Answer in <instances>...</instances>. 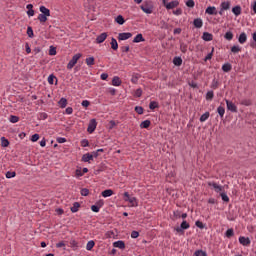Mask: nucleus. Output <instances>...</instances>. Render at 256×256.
<instances>
[{
    "label": "nucleus",
    "instance_id": "obj_1",
    "mask_svg": "<svg viewBox=\"0 0 256 256\" xmlns=\"http://www.w3.org/2000/svg\"><path fill=\"white\" fill-rule=\"evenodd\" d=\"M140 9L147 15H151V13H153V3H151V1H146L140 6Z\"/></svg>",
    "mask_w": 256,
    "mask_h": 256
},
{
    "label": "nucleus",
    "instance_id": "obj_2",
    "mask_svg": "<svg viewBox=\"0 0 256 256\" xmlns=\"http://www.w3.org/2000/svg\"><path fill=\"white\" fill-rule=\"evenodd\" d=\"M124 201L128 202L130 205L129 207H137L139 204L137 203V198L131 197L129 192L124 193Z\"/></svg>",
    "mask_w": 256,
    "mask_h": 256
},
{
    "label": "nucleus",
    "instance_id": "obj_3",
    "mask_svg": "<svg viewBox=\"0 0 256 256\" xmlns=\"http://www.w3.org/2000/svg\"><path fill=\"white\" fill-rule=\"evenodd\" d=\"M82 55L81 53H77L75 54L72 59L69 61V63L67 64V69L71 70L73 69V67H75V65H77V61H79L81 59Z\"/></svg>",
    "mask_w": 256,
    "mask_h": 256
},
{
    "label": "nucleus",
    "instance_id": "obj_4",
    "mask_svg": "<svg viewBox=\"0 0 256 256\" xmlns=\"http://www.w3.org/2000/svg\"><path fill=\"white\" fill-rule=\"evenodd\" d=\"M189 227H191V225L189 224V222H187L186 220H184L180 227L176 228L175 230L177 231V233H184L185 230L189 229Z\"/></svg>",
    "mask_w": 256,
    "mask_h": 256
},
{
    "label": "nucleus",
    "instance_id": "obj_5",
    "mask_svg": "<svg viewBox=\"0 0 256 256\" xmlns=\"http://www.w3.org/2000/svg\"><path fill=\"white\" fill-rule=\"evenodd\" d=\"M226 107L228 111H231V113H237V105L235 103L225 99Z\"/></svg>",
    "mask_w": 256,
    "mask_h": 256
},
{
    "label": "nucleus",
    "instance_id": "obj_6",
    "mask_svg": "<svg viewBox=\"0 0 256 256\" xmlns=\"http://www.w3.org/2000/svg\"><path fill=\"white\" fill-rule=\"evenodd\" d=\"M131 37H133L131 32H123L118 35L119 41H127V39H131Z\"/></svg>",
    "mask_w": 256,
    "mask_h": 256
},
{
    "label": "nucleus",
    "instance_id": "obj_7",
    "mask_svg": "<svg viewBox=\"0 0 256 256\" xmlns=\"http://www.w3.org/2000/svg\"><path fill=\"white\" fill-rule=\"evenodd\" d=\"M95 129H97V120L92 119V120H90V122L88 124L87 131H88V133H93L95 131Z\"/></svg>",
    "mask_w": 256,
    "mask_h": 256
},
{
    "label": "nucleus",
    "instance_id": "obj_8",
    "mask_svg": "<svg viewBox=\"0 0 256 256\" xmlns=\"http://www.w3.org/2000/svg\"><path fill=\"white\" fill-rule=\"evenodd\" d=\"M208 186L213 187V189L216 193H222V191H223V186H221L215 182H208Z\"/></svg>",
    "mask_w": 256,
    "mask_h": 256
},
{
    "label": "nucleus",
    "instance_id": "obj_9",
    "mask_svg": "<svg viewBox=\"0 0 256 256\" xmlns=\"http://www.w3.org/2000/svg\"><path fill=\"white\" fill-rule=\"evenodd\" d=\"M239 243L244 247H249V245H251V239H249V237L240 236Z\"/></svg>",
    "mask_w": 256,
    "mask_h": 256
},
{
    "label": "nucleus",
    "instance_id": "obj_10",
    "mask_svg": "<svg viewBox=\"0 0 256 256\" xmlns=\"http://www.w3.org/2000/svg\"><path fill=\"white\" fill-rule=\"evenodd\" d=\"M176 7H179V1H177V0H173L166 5V9L168 11L171 9H175Z\"/></svg>",
    "mask_w": 256,
    "mask_h": 256
},
{
    "label": "nucleus",
    "instance_id": "obj_11",
    "mask_svg": "<svg viewBox=\"0 0 256 256\" xmlns=\"http://www.w3.org/2000/svg\"><path fill=\"white\" fill-rule=\"evenodd\" d=\"M41 15H46L47 17H51V10L45 6H40Z\"/></svg>",
    "mask_w": 256,
    "mask_h": 256
},
{
    "label": "nucleus",
    "instance_id": "obj_12",
    "mask_svg": "<svg viewBox=\"0 0 256 256\" xmlns=\"http://www.w3.org/2000/svg\"><path fill=\"white\" fill-rule=\"evenodd\" d=\"M113 247H115L116 249H125V242L122 240H118L113 243Z\"/></svg>",
    "mask_w": 256,
    "mask_h": 256
},
{
    "label": "nucleus",
    "instance_id": "obj_13",
    "mask_svg": "<svg viewBox=\"0 0 256 256\" xmlns=\"http://www.w3.org/2000/svg\"><path fill=\"white\" fill-rule=\"evenodd\" d=\"M193 25L196 29H201V27H203V20L201 18H196L193 21Z\"/></svg>",
    "mask_w": 256,
    "mask_h": 256
},
{
    "label": "nucleus",
    "instance_id": "obj_14",
    "mask_svg": "<svg viewBox=\"0 0 256 256\" xmlns=\"http://www.w3.org/2000/svg\"><path fill=\"white\" fill-rule=\"evenodd\" d=\"M238 41L241 45L247 43V34L245 32H242L240 35H239V38H238Z\"/></svg>",
    "mask_w": 256,
    "mask_h": 256
},
{
    "label": "nucleus",
    "instance_id": "obj_15",
    "mask_svg": "<svg viewBox=\"0 0 256 256\" xmlns=\"http://www.w3.org/2000/svg\"><path fill=\"white\" fill-rule=\"evenodd\" d=\"M205 13H207L208 15H217V8H215V6H209Z\"/></svg>",
    "mask_w": 256,
    "mask_h": 256
},
{
    "label": "nucleus",
    "instance_id": "obj_16",
    "mask_svg": "<svg viewBox=\"0 0 256 256\" xmlns=\"http://www.w3.org/2000/svg\"><path fill=\"white\" fill-rule=\"evenodd\" d=\"M27 11V15L28 17H33L35 15V10H33V4H28L26 6Z\"/></svg>",
    "mask_w": 256,
    "mask_h": 256
},
{
    "label": "nucleus",
    "instance_id": "obj_17",
    "mask_svg": "<svg viewBox=\"0 0 256 256\" xmlns=\"http://www.w3.org/2000/svg\"><path fill=\"white\" fill-rule=\"evenodd\" d=\"M220 7L224 11H229V9H231V2L224 1V2L221 3Z\"/></svg>",
    "mask_w": 256,
    "mask_h": 256
},
{
    "label": "nucleus",
    "instance_id": "obj_18",
    "mask_svg": "<svg viewBox=\"0 0 256 256\" xmlns=\"http://www.w3.org/2000/svg\"><path fill=\"white\" fill-rule=\"evenodd\" d=\"M105 39H107V33L104 32V33L100 34L99 36H97L96 43L101 44L105 41Z\"/></svg>",
    "mask_w": 256,
    "mask_h": 256
},
{
    "label": "nucleus",
    "instance_id": "obj_19",
    "mask_svg": "<svg viewBox=\"0 0 256 256\" xmlns=\"http://www.w3.org/2000/svg\"><path fill=\"white\" fill-rule=\"evenodd\" d=\"M203 41H213V34L209 32H204L202 35Z\"/></svg>",
    "mask_w": 256,
    "mask_h": 256
},
{
    "label": "nucleus",
    "instance_id": "obj_20",
    "mask_svg": "<svg viewBox=\"0 0 256 256\" xmlns=\"http://www.w3.org/2000/svg\"><path fill=\"white\" fill-rule=\"evenodd\" d=\"M82 161L84 163H89L90 161H93V156H91V153H86L82 156Z\"/></svg>",
    "mask_w": 256,
    "mask_h": 256
},
{
    "label": "nucleus",
    "instance_id": "obj_21",
    "mask_svg": "<svg viewBox=\"0 0 256 256\" xmlns=\"http://www.w3.org/2000/svg\"><path fill=\"white\" fill-rule=\"evenodd\" d=\"M241 6L237 5V6H234L232 8V13L236 16V17H239V15H241Z\"/></svg>",
    "mask_w": 256,
    "mask_h": 256
},
{
    "label": "nucleus",
    "instance_id": "obj_22",
    "mask_svg": "<svg viewBox=\"0 0 256 256\" xmlns=\"http://www.w3.org/2000/svg\"><path fill=\"white\" fill-rule=\"evenodd\" d=\"M112 85H113L114 87H119V86H121V78H119V76L113 77V79H112Z\"/></svg>",
    "mask_w": 256,
    "mask_h": 256
},
{
    "label": "nucleus",
    "instance_id": "obj_23",
    "mask_svg": "<svg viewBox=\"0 0 256 256\" xmlns=\"http://www.w3.org/2000/svg\"><path fill=\"white\" fill-rule=\"evenodd\" d=\"M110 45L111 49H113L114 51H117L119 49V44L117 43V40L115 38L111 39Z\"/></svg>",
    "mask_w": 256,
    "mask_h": 256
},
{
    "label": "nucleus",
    "instance_id": "obj_24",
    "mask_svg": "<svg viewBox=\"0 0 256 256\" xmlns=\"http://www.w3.org/2000/svg\"><path fill=\"white\" fill-rule=\"evenodd\" d=\"M145 38H143V34H137L133 40V43H143Z\"/></svg>",
    "mask_w": 256,
    "mask_h": 256
},
{
    "label": "nucleus",
    "instance_id": "obj_25",
    "mask_svg": "<svg viewBox=\"0 0 256 256\" xmlns=\"http://www.w3.org/2000/svg\"><path fill=\"white\" fill-rule=\"evenodd\" d=\"M173 64L176 65V67H181V65H183V59H181V57H174Z\"/></svg>",
    "mask_w": 256,
    "mask_h": 256
},
{
    "label": "nucleus",
    "instance_id": "obj_26",
    "mask_svg": "<svg viewBox=\"0 0 256 256\" xmlns=\"http://www.w3.org/2000/svg\"><path fill=\"white\" fill-rule=\"evenodd\" d=\"M151 127V121L150 120H145L140 124L141 129H149Z\"/></svg>",
    "mask_w": 256,
    "mask_h": 256
},
{
    "label": "nucleus",
    "instance_id": "obj_27",
    "mask_svg": "<svg viewBox=\"0 0 256 256\" xmlns=\"http://www.w3.org/2000/svg\"><path fill=\"white\" fill-rule=\"evenodd\" d=\"M231 69H233V66H231V64L229 63H225L224 65H222V71H224V73H229Z\"/></svg>",
    "mask_w": 256,
    "mask_h": 256
},
{
    "label": "nucleus",
    "instance_id": "obj_28",
    "mask_svg": "<svg viewBox=\"0 0 256 256\" xmlns=\"http://www.w3.org/2000/svg\"><path fill=\"white\" fill-rule=\"evenodd\" d=\"M112 195H113V190L111 189L102 191V197L104 198L111 197Z\"/></svg>",
    "mask_w": 256,
    "mask_h": 256
},
{
    "label": "nucleus",
    "instance_id": "obj_29",
    "mask_svg": "<svg viewBox=\"0 0 256 256\" xmlns=\"http://www.w3.org/2000/svg\"><path fill=\"white\" fill-rule=\"evenodd\" d=\"M240 105H244L245 107H251V105H253V102H251L250 99H243L241 100Z\"/></svg>",
    "mask_w": 256,
    "mask_h": 256
},
{
    "label": "nucleus",
    "instance_id": "obj_30",
    "mask_svg": "<svg viewBox=\"0 0 256 256\" xmlns=\"http://www.w3.org/2000/svg\"><path fill=\"white\" fill-rule=\"evenodd\" d=\"M233 37L234 35L231 31L226 32L224 35V39H226V41H233Z\"/></svg>",
    "mask_w": 256,
    "mask_h": 256
},
{
    "label": "nucleus",
    "instance_id": "obj_31",
    "mask_svg": "<svg viewBox=\"0 0 256 256\" xmlns=\"http://www.w3.org/2000/svg\"><path fill=\"white\" fill-rule=\"evenodd\" d=\"M149 109H151L152 111L154 109H159V102L157 101H151L149 104Z\"/></svg>",
    "mask_w": 256,
    "mask_h": 256
},
{
    "label": "nucleus",
    "instance_id": "obj_32",
    "mask_svg": "<svg viewBox=\"0 0 256 256\" xmlns=\"http://www.w3.org/2000/svg\"><path fill=\"white\" fill-rule=\"evenodd\" d=\"M59 107H61V109H65V107H67V100L65 98H61L58 102Z\"/></svg>",
    "mask_w": 256,
    "mask_h": 256
},
{
    "label": "nucleus",
    "instance_id": "obj_33",
    "mask_svg": "<svg viewBox=\"0 0 256 256\" xmlns=\"http://www.w3.org/2000/svg\"><path fill=\"white\" fill-rule=\"evenodd\" d=\"M86 65H88V67H92V65H95V58L94 57L86 58Z\"/></svg>",
    "mask_w": 256,
    "mask_h": 256
},
{
    "label": "nucleus",
    "instance_id": "obj_34",
    "mask_svg": "<svg viewBox=\"0 0 256 256\" xmlns=\"http://www.w3.org/2000/svg\"><path fill=\"white\" fill-rule=\"evenodd\" d=\"M79 207H81V204L79 202H75L73 206L71 207V212L72 213H77L79 211Z\"/></svg>",
    "mask_w": 256,
    "mask_h": 256
},
{
    "label": "nucleus",
    "instance_id": "obj_35",
    "mask_svg": "<svg viewBox=\"0 0 256 256\" xmlns=\"http://www.w3.org/2000/svg\"><path fill=\"white\" fill-rule=\"evenodd\" d=\"M93 247H95V241L93 240L88 241V243L86 244V250L91 251Z\"/></svg>",
    "mask_w": 256,
    "mask_h": 256
},
{
    "label": "nucleus",
    "instance_id": "obj_36",
    "mask_svg": "<svg viewBox=\"0 0 256 256\" xmlns=\"http://www.w3.org/2000/svg\"><path fill=\"white\" fill-rule=\"evenodd\" d=\"M213 97H215V94L213 93L212 90L206 93V101H213Z\"/></svg>",
    "mask_w": 256,
    "mask_h": 256
},
{
    "label": "nucleus",
    "instance_id": "obj_37",
    "mask_svg": "<svg viewBox=\"0 0 256 256\" xmlns=\"http://www.w3.org/2000/svg\"><path fill=\"white\" fill-rule=\"evenodd\" d=\"M47 17L45 14H39L38 15V21H40V23H47Z\"/></svg>",
    "mask_w": 256,
    "mask_h": 256
},
{
    "label": "nucleus",
    "instance_id": "obj_38",
    "mask_svg": "<svg viewBox=\"0 0 256 256\" xmlns=\"http://www.w3.org/2000/svg\"><path fill=\"white\" fill-rule=\"evenodd\" d=\"M116 23H118V25H124L125 23V18H123L121 15H118L115 19Z\"/></svg>",
    "mask_w": 256,
    "mask_h": 256
},
{
    "label": "nucleus",
    "instance_id": "obj_39",
    "mask_svg": "<svg viewBox=\"0 0 256 256\" xmlns=\"http://www.w3.org/2000/svg\"><path fill=\"white\" fill-rule=\"evenodd\" d=\"M209 115H210L209 112L202 114L200 117V122L205 123V121H207V119H209Z\"/></svg>",
    "mask_w": 256,
    "mask_h": 256
},
{
    "label": "nucleus",
    "instance_id": "obj_40",
    "mask_svg": "<svg viewBox=\"0 0 256 256\" xmlns=\"http://www.w3.org/2000/svg\"><path fill=\"white\" fill-rule=\"evenodd\" d=\"M217 113L220 115V117H224L225 116V107L219 106L217 108Z\"/></svg>",
    "mask_w": 256,
    "mask_h": 256
},
{
    "label": "nucleus",
    "instance_id": "obj_41",
    "mask_svg": "<svg viewBox=\"0 0 256 256\" xmlns=\"http://www.w3.org/2000/svg\"><path fill=\"white\" fill-rule=\"evenodd\" d=\"M0 141L2 147H9V140H7V138L1 137Z\"/></svg>",
    "mask_w": 256,
    "mask_h": 256
},
{
    "label": "nucleus",
    "instance_id": "obj_42",
    "mask_svg": "<svg viewBox=\"0 0 256 256\" xmlns=\"http://www.w3.org/2000/svg\"><path fill=\"white\" fill-rule=\"evenodd\" d=\"M27 35L30 37V39H33L35 37V34L33 33V28L31 26L27 27Z\"/></svg>",
    "mask_w": 256,
    "mask_h": 256
},
{
    "label": "nucleus",
    "instance_id": "obj_43",
    "mask_svg": "<svg viewBox=\"0 0 256 256\" xmlns=\"http://www.w3.org/2000/svg\"><path fill=\"white\" fill-rule=\"evenodd\" d=\"M235 235V232L233 231V228H230L226 231V237H228V239H231V237H233Z\"/></svg>",
    "mask_w": 256,
    "mask_h": 256
},
{
    "label": "nucleus",
    "instance_id": "obj_44",
    "mask_svg": "<svg viewBox=\"0 0 256 256\" xmlns=\"http://www.w3.org/2000/svg\"><path fill=\"white\" fill-rule=\"evenodd\" d=\"M241 47L239 45L231 47V53H240Z\"/></svg>",
    "mask_w": 256,
    "mask_h": 256
},
{
    "label": "nucleus",
    "instance_id": "obj_45",
    "mask_svg": "<svg viewBox=\"0 0 256 256\" xmlns=\"http://www.w3.org/2000/svg\"><path fill=\"white\" fill-rule=\"evenodd\" d=\"M10 123H19V117L15 115H11L9 118Z\"/></svg>",
    "mask_w": 256,
    "mask_h": 256
},
{
    "label": "nucleus",
    "instance_id": "obj_46",
    "mask_svg": "<svg viewBox=\"0 0 256 256\" xmlns=\"http://www.w3.org/2000/svg\"><path fill=\"white\" fill-rule=\"evenodd\" d=\"M220 197L222 198V201H224V203H229V196H227L225 192L220 193Z\"/></svg>",
    "mask_w": 256,
    "mask_h": 256
},
{
    "label": "nucleus",
    "instance_id": "obj_47",
    "mask_svg": "<svg viewBox=\"0 0 256 256\" xmlns=\"http://www.w3.org/2000/svg\"><path fill=\"white\" fill-rule=\"evenodd\" d=\"M215 52V48H212L211 52L207 54L204 61H210V59H213V53Z\"/></svg>",
    "mask_w": 256,
    "mask_h": 256
},
{
    "label": "nucleus",
    "instance_id": "obj_48",
    "mask_svg": "<svg viewBox=\"0 0 256 256\" xmlns=\"http://www.w3.org/2000/svg\"><path fill=\"white\" fill-rule=\"evenodd\" d=\"M194 256H207V252L203 250H197L195 251Z\"/></svg>",
    "mask_w": 256,
    "mask_h": 256
},
{
    "label": "nucleus",
    "instance_id": "obj_49",
    "mask_svg": "<svg viewBox=\"0 0 256 256\" xmlns=\"http://www.w3.org/2000/svg\"><path fill=\"white\" fill-rule=\"evenodd\" d=\"M16 175L17 173L8 171L6 172V179H13V177H15Z\"/></svg>",
    "mask_w": 256,
    "mask_h": 256
},
{
    "label": "nucleus",
    "instance_id": "obj_50",
    "mask_svg": "<svg viewBox=\"0 0 256 256\" xmlns=\"http://www.w3.org/2000/svg\"><path fill=\"white\" fill-rule=\"evenodd\" d=\"M251 9H252V13L251 15H256V0H254L252 3H251Z\"/></svg>",
    "mask_w": 256,
    "mask_h": 256
},
{
    "label": "nucleus",
    "instance_id": "obj_51",
    "mask_svg": "<svg viewBox=\"0 0 256 256\" xmlns=\"http://www.w3.org/2000/svg\"><path fill=\"white\" fill-rule=\"evenodd\" d=\"M100 209H101V206H97V205L91 206V211H93L94 213H99Z\"/></svg>",
    "mask_w": 256,
    "mask_h": 256
},
{
    "label": "nucleus",
    "instance_id": "obj_52",
    "mask_svg": "<svg viewBox=\"0 0 256 256\" xmlns=\"http://www.w3.org/2000/svg\"><path fill=\"white\" fill-rule=\"evenodd\" d=\"M135 111H136V113H138V115H143L144 109L141 106H136Z\"/></svg>",
    "mask_w": 256,
    "mask_h": 256
},
{
    "label": "nucleus",
    "instance_id": "obj_53",
    "mask_svg": "<svg viewBox=\"0 0 256 256\" xmlns=\"http://www.w3.org/2000/svg\"><path fill=\"white\" fill-rule=\"evenodd\" d=\"M141 95H143V90H141V88H138V89L134 92V96H136V97H141Z\"/></svg>",
    "mask_w": 256,
    "mask_h": 256
},
{
    "label": "nucleus",
    "instance_id": "obj_54",
    "mask_svg": "<svg viewBox=\"0 0 256 256\" xmlns=\"http://www.w3.org/2000/svg\"><path fill=\"white\" fill-rule=\"evenodd\" d=\"M173 15H176V16L183 15V10L181 8H178L173 11Z\"/></svg>",
    "mask_w": 256,
    "mask_h": 256
},
{
    "label": "nucleus",
    "instance_id": "obj_55",
    "mask_svg": "<svg viewBox=\"0 0 256 256\" xmlns=\"http://www.w3.org/2000/svg\"><path fill=\"white\" fill-rule=\"evenodd\" d=\"M31 141L32 143H37V141H39V134L32 135Z\"/></svg>",
    "mask_w": 256,
    "mask_h": 256
},
{
    "label": "nucleus",
    "instance_id": "obj_56",
    "mask_svg": "<svg viewBox=\"0 0 256 256\" xmlns=\"http://www.w3.org/2000/svg\"><path fill=\"white\" fill-rule=\"evenodd\" d=\"M196 227H198L199 229H205V225L203 224V222L201 221H196L195 222Z\"/></svg>",
    "mask_w": 256,
    "mask_h": 256
},
{
    "label": "nucleus",
    "instance_id": "obj_57",
    "mask_svg": "<svg viewBox=\"0 0 256 256\" xmlns=\"http://www.w3.org/2000/svg\"><path fill=\"white\" fill-rule=\"evenodd\" d=\"M81 195H82L83 197H87V195H89V189L83 188V189L81 190Z\"/></svg>",
    "mask_w": 256,
    "mask_h": 256
},
{
    "label": "nucleus",
    "instance_id": "obj_58",
    "mask_svg": "<svg viewBox=\"0 0 256 256\" xmlns=\"http://www.w3.org/2000/svg\"><path fill=\"white\" fill-rule=\"evenodd\" d=\"M81 147H89V140L83 139L81 141Z\"/></svg>",
    "mask_w": 256,
    "mask_h": 256
},
{
    "label": "nucleus",
    "instance_id": "obj_59",
    "mask_svg": "<svg viewBox=\"0 0 256 256\" xmlns=\"http://www.w3.org/2000/svg\"><path fill=\"white\" fill-rule=\"evenodd\" d=\"M186 5H187L188 7H190V8H193V7H195V1H193V0H188V1L186 2Z\"/></svg>",
    "mask_w": 256,
    "mask_h": 256
},
{
    "label": "nucleus",
    "instance_id": "obj_60",
    "mask_svg": "<svg viewBox=\"0 0 256 256\" xmlns=\"http://www.w3.org/2000/svg\"><path fill=\"white\" fill-rule=\"evenodd\" d=\"M174 219H181V211H174Z\"/></svg>",
    "mask_w": 256,
    "mask_h": 256
},
{
    "label": "nucleus",
    "instance_id": "obj_61",
    "mask_svg": "<svg viewBox=\"0 0 256 256\" xmlns=\"http://www.w3.org/2000/svg\"><path fill=\"white\" fill-rule=\"evenodd\" d=\"M139 237V232L138 231H132L131 232V238L132 239H137Z\"/></svg>",
    "mask_w": 256,
    "mask_h": 256
},
{
    "label": "nucleus",
    "instance_id": "obj_62",
    "mask_svg": "<svg viewBox=\"0 0 256 256\" xmlns=\"http://www.w3.org/2000/svg\"><path fill=\"white\" fill-rule=\"evenodd\" d=\"M57 143H67V139L66 138H63V137H58L56 139Z\"/></svg>",
    "mask_w": 256,
    "mask_h": 256
},
{
    "label": "nucleus",
    "instance_id": "obj_63",
    "mask_svg": "<svg viewBox=\"0 0 256 256\" xmlns=\"http://www.w3.org/2000/svg\"><path fill=\"white\" fill-rule=\"evenodd\" d=\"M82 107H89V105H91V102H89V100H84L81 103Z\"/></svg>",
    "mask_w": 256,
    "mask_h": 256
},
{
    "label": "nucleus",
    "instance_id": "obj_64",
    "mask_svg": "<svg viewBox=\"0 0 256 256\" xmlns=\"http://www.w3.org/2000/svg\"><path fill=\"white\" fill-rule=\"evenodd\" d=\"M66 114L67 115H73V108L72 107H68V108H66Z\"/></svg>",
    "mask_w": 256,
    "mask_h": 256
}]
</instances>
